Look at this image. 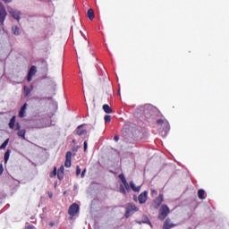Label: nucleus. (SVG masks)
<instances>
[{
  "instance_id": "72a5a7b5",
  "label": "nucleus",
  "mask_w": 229,
  "mask_h": 229,
  "mask_svg": "<svg viewBox=\"0 0 229 229\" xmlns=\"http://www.w3.org/2000/svg\"><path fill=\"white\" fill-rule=\"evenodd\" d=\"M51 178H53V176H56V167L54 168L53 173L50 174Z\"/></svg>"
},
{
  "instance_id": "c85d7f7f",
  "label": "nucleus",
  "mask_w": 229,
  "mask_h": 229,
  "mask_svg": "<svg viewBox=\"0 0 229 229\" xmlns=\"http://www.w3.org/2000/svg\"><path fill=\"white\" fill-rule=\"evenodd\" d=\"M106 123H110V121H112V116L106 114L104 117Z\"/></svg>"
},
{
  "instance_id": "5701e85b",
  "label": "nucleus",
  "mask_w": 229,
  "mask_h": 229,
  "mask_svg": "<svg viewBox=\"0 0 229 229\" xmlns=\"http://www.w3.org/2000/svg\"><path fill=\"white\" fill-rule=\"evenodd\" d=\"M88 17L89 21H94V10L92 9L88 10Z\"/></svg>"
},
{
  "instance_id": "6ab92c4d",
  "label": "nucleus",
  "mask_w": 229,
  "mask_h": 229,
  "mask_svg": "<svg viewBox=\"0 0 229 229\" xmlns=\"http://www.w3.org/2000/svg\"><path fill=\"white\" fill-rule=\"evenodd\" d=\"M17 135H18V137H21V139H23V140H26V130L21 129V130L18 131Z\"/></svg>"
},
{
  "instance_id": "7ed1b4c3",
  "label": "nucleus",
  "mask_w": 229,
  "mask_h": 229,
  "mask_svg": "<svg viewBox=\"0 0 229 229\" xmlns=\"http://www.w3.org/2000/svg\"><path fill=\"white\" fill-rule=\"evenodd\" d=\"M8 16V13L6 12V8L3 3L0 2V24L1 26H4V21H6V17Z\"/></svg>"
},
{
  "instance_id": "37998d69",
  "label": "nucleus",
  "mask_w": 229,
  "mask_h": 229,
  "mask_svg": "<svg viewBox=\"0 0 229 229\" xmlns=\"http://www.w3.org/2000/svg\"><path fill=\"white\" fill-rule=\"evenodd\" d=\"M54 225H55V222H50V223H49V225H50V226H53Z\"/></svg>"
},
{
  "instance_id": "a211bd4d",
  "label": "nucleus",
  "mask_w": 229,
  "mask_h": 229,
  "mask_svg": "<svg viewBox=\"0 0 229 229\" xmlns=\"http://www.w3.org/2000/svg\"><path fill=\"white\" fill-rule=\"evenodd\" d=\"M24 95L25 98H30V94H31V90H33V88H30L28 86H24Z\"/></svg>"
},
{
  "instance_id": "473e14b6",
  "label": "nucleus",
  "mask_w": 229,
  "mask_h": 229,
  "mask_svg": "<svg viewBox=\"0 0 229 229\" xmlns=\"http://www.w3.org/2000/svg\"><path fill=\"white\" fill-rule=\"evenodd\" d=\"M64 171H65V169H64V165H62V166L59 168V170L57 171V173H61V174H64Z\"/></svg>"
},
{
  "instance_id": "09e8293b",
  "label": "nucleus",
  "mask_w": 229,
  "mask_h": 229,
  "mask_svg": "<svg viewBox=\"0 0 229 229\" xmlns=\"http://www.w3.org/2000/svg\"><path fill=\"white\" fill-rule=\"evenodd\" d=\"M143 223H148V222H146V221H143Z\"/></svg>"
},
{
  "instance_id": "58836bf2",
  "label": "nucleus",
  "mask_w": 229,
  "mask_h": 229,
  "mask_svg": "<svg viewBox=\"0 0 229 229\" xmlns=\"http://www.w3.org/2000/svg\"><path fill=\"white\" fill-rule=\"evenodd\" d=\"M26 229H35V226L30 225L26 226Z\"/></svg>"
},
{
  "instance_id": "f8f14e48",
  "label": "nucleus",
  "mask_w": 229,
  "mask_h": 229,
  "mask_svg": "<svg viewBox=\"0 0 229 229\" xmlns=\"http://www.w3.org/2000/svg\"><path fill=\"white\" fill-rule=\"evenodd\" d=\"M164 202V195L160 194L155 200H154V204L155 208H158V207H160L162 205V203Z\"/></svg>"
},
{
  "instance_id": "1a4fd4ad",
  "label": "nucleus",
  "mask_w": 229,
  "mask_h": 229,
  "mask_svg": "<svg viewBox=\"0 0 229 229\" xmlns=\"http://www.w3.org/2000/svg\"><path fill=\"white\" fill-rule=\"evenodd\" d=\"M36 73H37V67L31 66L28 73L27 81H31V80H33V76H35Z\"/></svg>"
},
{
  "instance_id": "9d476101",
  "label": "nucleus",
  "mask_w": 229,
  "mask_h": 229,
  "mask_svg": "<svg viewBox=\"0 0 229 229\" xmlns=\"http://www.w3.org/2000/svg\"><path fill=\"white\" fill-rule=\"evenodd\" d=\"M71 160H72V152L68 151L66 153V159H65V162H64V166L65 167H71V165H72Z\"/></svg>"
},
{
  "instance_id": "4c0bfd02",
  "label": "nucleus",
  "mask_w": 229,
  "mask_h": 229,
  "mask_svg": "<svg viewBox=\"0 0 229 229\" xmlns=\"http://www.w3.org/2000/svg\"><path fill=\"white\" fill-rule=\"evenodd\" d=\"M85 173H87V169H84L81 173V178H85Z\"/></svg>"
},
{
  "instance_id": "a18cd8bd",
  "label": "nucleus",
  "mask_w": 229,
  "mask_h": 229,
  "mask_svg": "<svg viewBox=\"0 0 229 229\" xmlns=\"http://www.w3.org/2000/svg\"><path fill=\"white\" fill-rule=\"evenodd\" d=\"M73 144H76V140H72Z\"/></svg>"
},
{
  "instance_id": "412c9836",
  "label": "nucleus",
  "mask_w": 229,
  "mask_h": 229,
  "mask_svg": "<svg viewBox=\"0 0 229 229\" xmlns=\"http://www.w3.org/2000/svg\"><path fill=\"white\" fill-rule=\"evenodd\" d=\"M15 119L16 117L15 116H13L10 120V123H9V128L11 130H13L15 128Z\"/></svg>"
},
{
  "instance_id": "4be33fe9",
  "label": "nucleus",
  "mask_w": 229,
  "mask_h": 229,
  "mask_svg": "<svg viewBox=\"0 0 229 229\" xmlns=\"http://www.w3.org/2000/svg\"><path fill=\"white\" fill-rule=\"evenodd\" d=\"M10 153H12V150L8 149L6 150V152L4 153V162L5 164H8V160H10Z\"/></svg>"
},
{
  "instance_id": "9b49d317",
  "label": "nucleus",
  "mask_w": 229,
  "mask_h": 229,
  "mask_svg": "<svg viewBox=\"0 0 229 229\" xmlns=\"http://www.w3.org/2000/svg\"><path fill=\"white\" fill-rule=\"evenodd\" d=\"M174 226H176V224L171 223V218H166L164 223L163 229H171L174 228Z\"/></svg>"
},
{
  "instance_id": "0eeeda50",
  "label": "nucleus",
  "mask_w": 229,
  "mask_h": 229,
  "mask_svg": "<svg viewBox=\"0 0 229 229\" xmlns=\"http://www.w3.org/2000/svg\"><path fill=\"white\" fill-rule=\"evenodd\" d=\"M138 201L140 205H144L148 201V191L141 192L138 197Z\"/></svg>"
},
{
  "instance_id": "f3484780",
  "label": "nucleus",
  "mask_w": 229,
  "mask_h": 229,
  "mask_svg": "<svg viewBox=\"0 0 229 229\" xmlns=\"http://www.w3.org/2000/svg\"><path fill=\"white\" fill-rule=\"evenodd\" d=\"M130 187L131 189L134 191V192H140V187L142 186H136L135 182H133V181H131L130 182Z\"/></svg>"
},
{
  "instance_id": "aec40b11",
  "label": "nucleus",
  "mask_w": 229,
  "mask_h": 229,
  "mask_svg": "<svg viewBox=\"0 0 229 229\" xmlns=\"http://www.w3.org/2000/svg\"><path fill=\"white\" fill-rule=\"evenodd\" d=\"M103 110H104V112H106V114H112L114 112L112 110V108L110 107V106H108V104H105L103 106Z\"/></svg>"
},
{
  "instance_id": "20e7f679",
  "label": "nucleus",
  "mask_w": 229,
  "mask_h": 229,
  "mask_svg": "<svg viewBox=\"0 0 229 229\" xmlns=\"http://www.w3.org/2000/svg\"><path fill=\"white\" fill-rule=\"evenodd\" d=\"M7 12L14 18L18 22L21 21V13L18 10H14L13 8L7 6Z\"/></svg>"
},
{
  "instance_id": "e433bc0d",
  "label": "nucleus",
  "mask_w": 229,
  "mask_h": 229,
  "mask_svg": "<svg viewBox=\"0 0 229 229\" xmlns=\"http://www.w3.org/2000/svg\"><path fill=\"white\" fill-rule=\"evenodd\" d=\"M78 149H80V147H78V146H75V147L72 148V151L74 153H76L78 151Z\"/></svg>"
},
{
  "instance_id": "6e6552de",
  "label": "nucleus",
  "mask_w": 229,
  "mask_h": 229,
  "mask_svg": "<svg viewBox=\"0 0 229 229\" xmlns=\"http://www.w3.org/2000/svg\"><path fill=\"white\" fill-rule=\"evenodd\" d=\"M139 109L140 110V112H142L143 114H150L151 110H153V106L151 105H145V106H140L139 107Z\"/></svg>"
},
{
  "instance_id": "c03bdc74",
  "label": "nucleus",
  "mask_w": 229,
  "mask_h": 229,
  "mask_svg": "<svg viewBox=\"0 0 229 229\" xmlns=\"http://www.w3.org/2000/svg\"><path fill=\"white\" fill-rule=\"evenodd\" d=\"M49 198H53V193H48Z\"/></svg>"
},
{
  "instance_id": "393cba45",
  "label": "nucleus",
  "mask_w": 229,
  "mask_h": 229,
  "mask_svg": "<svg viewBox=\"0 0 229 229\" xmlns=\"http://www.w3.org/2000/svg\"><path fill=\"white\" fill-rule=\"evenodd\" d=\"M8 142H10V139L4 141V143L0 146V149H4L8 146Z\"/></svg>"
},
{
  "instance_id": "c756f323",
  "label": "nucleus",
  "mask_w": 229,
  "mask_h": 229,
  "mask_svg": "<svg viewBox=\"0 0 229 229\" xmlns=\"http://www.w3.org/2000/svg\"><path fill=\"white\" fill-rule=\"evenodd\" d=\"M13 130H15V131H21V123H17L16 125H14Z\"/></svg>"
},
{
  "instance_id": "7c9ffc66",
  "label": "nucleus",
  "mask_w": 229,
  "mask_h": 229,
  "mask_svg": "<svg viewBox=\"0 0 229 229\" xmlns=\"http://www.w3.org/2000/svg\"><path fill=\"white\" fill-rule=\"evenodd\" d=\"M76 174L77 176H80V174H81V168H80V166L76 167Z\"/></svg>"
},
{
  "instance_id": "2eb2a0df",
  "label": "nucleus",
  "mask_w": 229,
  "mask_h": 229,
  "mask_svg": "<svg viewBox=\"0 0 229 229\" xmlns=\"http://www.w3.org/2000/svg\"><path fill=\"white\" fill-rule=\"evenodd\" d=\"M157 124H161L162 126H164L165 131H169V123L160 119V120H157Z\"/></svg>"
},
{
  "instance_id": "f704fd0d",
  "label": "nucleus",
  "mask_w": 229,
  "mask_h": 229,
  "mask_svg": "<svg viewBox=\"0 0 229 229\" xmlns=\"http://www.w3.org/2000/svg\"><path fill=\"white\" fill-rule=\"evenodd\" d=\"M4 171V168L3 167V164H1L0 165V176H1V174H3Z\"/></svg>"
},
{
  "instance_id": "bb28decb",
  "label": "nucleus",
  "mask_w": 229,
  "mask_h": 229,
  "mask_svg": "<svg viewBox=\"0 0 229 229\" xmlns=\"http://www.w3.org/2000/svg\"><path fill=\"white\" fill-rule=\"evenodd\" d=\"M120 192L122 194L126 195V189H125L124 185H123V184L120 185Z\"/></svg>"
},
{
  "instance_id": "79ce46f5",
  "label": "nucleus",
  "mask_w": 229,
  "mask_h": 229,
  "mask_svg": "<svg viewBox=\"0 0 229 229\" xmlns=\"http://www.w3.org/2000/svg\"><path fill=\"white\" fill-rule=\"evenodd\" d=\"M4 2L8 4V3H12V0H4Z\"/></svg>"
},
{
  "instance_id": "39448f33",
  "label": "nucleus",
  "mask_w": 229,
  "mask_h": 229,
  "mask_svg": "<svg viewBox=\"0 0 229 229\" xmlns=\"http://www.w3.org/2000/svg\"><path fill=\"white\" fill-rule=\"evenodd\" d=\"M79 212H80V206L76 203L72 204L68 209V214L72 217H74V216H76V214H78Z\"/></svg>"
},
{
  "instance_id": "cd10ccee",
  "label": "nucleus",
  "mask_w": 229,
  "mask_h": 229,
  "mask_svg": "<svg viewBox=\"0 0 229 229\" xmlns=\"http://www.w3.org/2000/svg\"><path fill=\"white\" fill-rule=\"evenodd\" d=\"M119 178L123 183H126V177H124V174H119Z\"/></svg>"
},
{
  "instance_id": "a19ab883",
  "label": "nucleus",
  "mask_w": 229,
  "mask_h": 229,
  "mask_svg": "<svg viewBox=\"0 0 229 229\" xmlns=\"http://www.w3.org/2000/svg\"><path fill=\"white\" fill-rule=\"evenodd\" d=\"M114 140L115 142H118V141H119V136H114Z\"/></svg>"
},
{
  "instance_id": "ddd939ff",
  "label": "nucleus",
  "mask_w": 229,
  "mask_h": 229,
  "mask_svg": "<svg viewBox=\"0 0 229 229\" xmlns=\"http://www.w3.org/2000/svg\"><path fill=\"white\" fill-rule=\"evenodd\" d=\"M28 108V103H25L20 109L19 117H26V110Z\"/></svg>"
},
{
  "instance_id": "c9c22d12",
  "label": "nucleus",
  "mask_w": 229,
  "mask_h": 229,
  "mask_svg": "<svg viewBox=\"0 0 229 229\" xmlns=\"http://www.w3.org/2000/svg\"><path fill=\"white\" fill-rule=\"evenodd\" d=\"M157 191H156V190L152 189L151 190V196H157Z\"/></svg>"
},
{
  "instance_id": "de8ad7c7",
  "label": "nucleus",
  "mask_w": 229,
  "mask_h": 229,
  "mask_svg": "<svg viewBox=\"0 0 229 229\" xmlns=\"http://www.w3.org/2000/svg\"><path fill=\"white\" fill-rule=\"evenodd\" d=\"M188 229H192V227H189Z\"/></svg>"
},
{
  "instance_id": "b1692460",
  "label": "nucleus",
  "mask_w": 229,
  "mask_h": 229,
  "mask_svg": "<svg viewBox=\"0 0 229 229\" xmlns=\"http://www.w3.org/2000/svg\"><path fill=\"white\" fill-rule=\"evenodd\" d=\"M199 199H205V198H207L204 190H199Z\"/></svg>"
},
{
  "instance_id": "dca6fc26",
  "label": "nucleus",
  "mask_w": 229,
  "mask_h": 229,
  "mask_svg": "<svg viewBox=\"0 0 229 229\" xmlns=\"http://www.w3.org/2000/svg\"><path fill=\"white\" fill-rule=\"evenodd\" d=\"M12 33L16 37H19V35H21V29L17 25H14L12 27Z\"/></svg>"
},
{
  "instance_id": "4468645a",
  "label": "nucleus",
  "mask_w": 229,
  "mask_h": 229,
  "mask_svg": "<svg viewBox=\"0 0 229 229\" xmlns=\"http://www.w3.org/2000/svg\"><path fill=\"white\" fill-rule=\"evenodd\" d=\"M77 135H87V130L83 128V125H80L76 129Z\"/></svg>"
},
{
  "instance_id": "49530a36",
  "label": "nucleus",
  "mask_w": 229,
  "mask_h": 229,
  "mask_svg": "<svg viewBox=\"0 0 229 229\" xmlns=\"http://www.w3.org/2000/svg\"><path fill=\"white\" fill-rule=\"evenodd\" d=\"M148 225H151V223L149 221H148Z\"/></svg>"
},
{
  "instance_id": "f03ea898",
  "label": "nucleus",
  "mask_w": 229,
  "mask_h": 229,
  "mask_svg": "<svg viewBox=\"0 0 229 229\" xmlns=\"http://www.w3.org/2000/svg\"><path fill=\"white\" fill-rule=\"evenodd\" d=\"M170 212L169 207H167V205H163L159 210L158 219L164 221V219L169 216Z\"/></svg>"
},
{
  "instance_id": "a878e982",
  "label": "nucleus",
  "mask_w": 229,
  "mask_h": 229,
  "mask_svg": "<svg viewBox=\"0 0 229 229\" xmlns=\"http://www.w3.org/2000/svg\"><path fill=\"white\" fill-rule=\"evenodd\" d=\"M123 184L125 187V191H127V192H130V191H131V187L130 186L127 181L125 182H123Z\"/></svg>"
},
{
  "instance_id": "ea45409f",
  "label": "nucleus",
  "mask_w": 229,
  "mask_h": 229,
  "mask_svg": "<svg viewBox=\"0 0 229 229\" xmlns=\"http://www.w3.org/2000/svg\"><path fill=\"white\" fill-rule=\"evenodd\" d=\"M88 144L87 141H84V151H87Z\"/></svg>"
},
{
  "instance_id": "f257e3e1",
  "label": "nucleus",
  "mask_w": 229,
  "mask_h": 229,
  "mask_svg": "<svg viewBox=\"0 0 229 229\" xmlns=\"http://www.w3.org/2000/svg\"><path fill=\"white\" fill-rule=\"evenodd\" d=\"M135 212H139V208H137V206H135V204L133 203L127 204L125 217H130L131 216H133Z\"/></svg>"
},
{
  "instance_id": "423d86ee",
  "label": "nucleus",
  "mask_w": 229,
  "mask_h": 229,
  "mask_svg": "<svg viewBox=\"0 0 229 229\" xmlns=\"http://www.w3.org/2000/svg\"><path fill=\"white\" fill-rule=\"evenodd\" d=\"M47 126H49V123H47V119H40L35 122V128L42 129L47 128Z\"/></svg>"
},
{
  "instance_id": "2f4dec72",
  "label": "nucleus",
  "mask_w": 229,
  "mask_h": 229,
  "mask_svg": "<svg viewBox=\"0 0 229 229\" xmlns=\"http://www.w3.org/2000/svg\"><path fill=\"white\" fill-rule=\"evenodd\" d=\"M57 178L58 180H64V174L57 172Z\"/></svg>"
}]
</instances>
